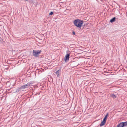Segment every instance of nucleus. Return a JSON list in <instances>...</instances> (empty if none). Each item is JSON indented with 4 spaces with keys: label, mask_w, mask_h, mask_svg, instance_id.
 Wrapping results in <instances>:
<instances>
[{
    "label": "nucleus",
    "mask_w": 127,
    "mask_h": 127,
    "mask_svg": "<svg viewBox=\"0 0 127 127\" xmlns=\"http://www.w3.org/2000/svg\"><path fill=\"white\" fill-rule=\"evenodd\" d=\"M120 124H121L120 125L122 127H123L125 126H126L127 125V122H122Z\"/></svg>",
    "instance_id": "nucleus-5"
},
{
    "label": "nucleus",
    "mask_w": 127,
    "mask_h": 127,
    "mask_svg": "<svg viewBox=\"0 0 127 127\" xmlns=\"http://www.w3.org/2000/svg\"><path fill=\"white\" fill-rule=\"evenodd\" d=\"M59 72H60V70H59L56 72V74H58V75H59Z\"/></svg>",
    "instance_id": "nucleus-10"
},
{
    "label": "nucleus",
    "mask_w": 127,
    "mask_h": 127,
    "mask_svg": "<svg viewBox=\"0 0 127 127\" xmlns=\"http://www.w3.org/2000/svg\"><path fill=\"white\" fill-rule=\"evenodd\" d=\"M111 96L113 98H115L116 97V96L114 94H112L111 95Z\"/></svg>",
    "instance_id": "nucleus-9"
},
{
    "label": "nucleus",
    "mask_w": 127,
    "mask_h": 127,
    "mask_svg": "<svg viewBox=\"0 0 127 127\" xmlns=\"http://www.w3.org/2000/svg\"><path fill=\"white\" fill-rule=\"evenodd\" d=\"M108 113H107V114L105 116L104 118L103 119V120L106 121L107 117V116L108 115Z\"/></svg>",
    "instance_id": "nucleus-8"
},
{
    "label": "nucleus",
    "mask_w": 127,
    "mask_h": 127,
    "mask_svg": "<svg viewBox=\"0 0 127 127\" xmlns=\"http://www.w3.org/2000/svg\"><path fill=\"white\" fill-rule=\"evenodd\" d=\"M121 124H119L118 125H117V127H122L121 125Z\"/></svg>",
    "instance_id": "nucleus-11"
},
{
    "label": "nucleus",
    "mask_w": 127,
    "mask_h": 127,
    "mask_svg": "<svg viewBox=\"0 0 127 127\" xmlns=\"http://www.w3.org/2000/svg\"><path fill=\"white\" fill-rule=\"evenodd\" d=\"M53 12L51 11L49 13V15H53Z\"/></svg>",
    "instance_id": "nucleus-12"
},
{
    "label": "nucleus",
    "mask_w": 127,
    "mask_h": 127,
    "mask_svg": "<svg viewBox=\"0 0 127 127\" xmlns=\"http://www.w3.org/2000/svg\"><path fill=\"white\" fill-rule=\"evenodd\" d=\"M116 18L115 17H114L111 19L110 21V22L111 23H113L115 21Z\"/></svg>",
    "instance_id": "nucleus-7"
},
{
    "label": "nucleus",
    "mask_w": 127,
    "mask_h": 127,
    "mask_svg": "<svg viewBox=\"0 0 127 127\" xmlns=\"http://www.w3.org/2000/svg\"><path fill=\"white\" fill-rule=\"evenodd\" d=\"M2 40V39L0 37V41H1Z\"/></svg>",
    "instance_id": "nucleus-14"
},
{
    "label": "nucleus",
    "mask_w": 127,
    "mask_h": 127,
    "mask_svg": "<svg viewBox=\"0 0 127 127\" xmlns=\"http://www.w3.org/2000/svg\"><path fill=\"white\" fill-rule=\"evenodd\" d=\"M41 52V50L36 51L33 50V55L34 57H37L39 55Z\"/></svg>",
    "instance_id": "nucleus-3"
},
{
    "label": "nucleus",
    "mask_w": 127,
    "mask_h": 127,
    "mask_svg": "<svg viewBox=\"0 0 127 127\" xmlns=\"http://www.w3.org/2000/svg\"><path fill=\"white\" fill-rule=\"evenodd\" d=\"M72 32V33L73 34H74V35H75V32L74 31H73Z\"/></svg>",
    "instance_id": "nucleus-13"
},
{
    "label": "nucleus",
    "mask_w": 127,
    "mask_h": 127,
    "mask_svg": "<svg viewBox=\"0 0 127 127\" xmlns=\"http://www.w3.org/2000/svg\"><path fill=\"white\" fill-rule=\"evenodd\" d=\"M32 84L31 82H29L27 84L23 85L19 88H17L16 91V92H19L20 90H22L25 89L26 88H28Z\"/></svg>",
    "instance_id": "nucleus-2"
},
{
    "label": "nucleus",
    "mask_w": 127,
    "mask_h": 127,
    "mask_svg": "<svg viewBox=\"0 0 127 127\" xmlns=\"http://www.w3.org/2000/svg\"><path fill=\"white\" fill-rule=\"evenodd\" d=\"M73 23L75 26L78 28H80L84 22L82 20L77 19L74 20Z\"/></svg>",
    "instance_id": "nucleus-1"
},
{
    "label": "nucleus",
    "mask_w": 127,
    "mask_h": 127,
    "mask_svg": "<svg viewBox=\"0 0 127 127\" xmlns=\"http://www.w3.org/2000/svg\"><path fill=\"white\" fill-rule=\"evenodd\" d=\"M70 55L69 54H67L64 58V59L65 62L69 60V58Z\"/></svg>",
    "instance_id": "nucleus-4"
},
{
    "label": "nucleus",
    "mask_w": 127,
    "mask_h": 127,
    "mask_svg": "<svg viewBox=\"0 0 127 127\" xmlns=\"http://www.w3.org/2000/svg\"><path fill=\"white\" fill-rule=\"evenodd\" d=\"M106 121L103 119V121L101 122V123L100 124V126H102L104 125Z\"/></svg>",
    "instance_id": "nucleus-6"
}]
</instances>
